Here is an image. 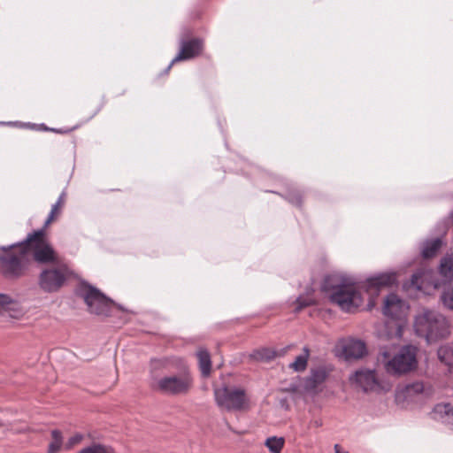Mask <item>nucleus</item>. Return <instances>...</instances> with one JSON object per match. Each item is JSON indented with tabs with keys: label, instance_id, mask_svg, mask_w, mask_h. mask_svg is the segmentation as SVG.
I'll return each instance as SVG.
<instances>
[{
	"label": "nucleus",
	"instance_id": "nucleus-1",
	"mask_svg": "<svg viewBox=\"0 0 453 453\" xmlns=\"http://www.w3.org/2000/svg\"><path fill=\"white\" fill-rule=\"evenodd\" d=\"M396 281L395 273H382L367 278L360 285L352 279L333 273L327 275L322 283L321 289L326 293L332 303L337 304L342 311L354 312L363 303L359 288L368 296V309L375 305V298L380 295L383 287H389Z\"/></svg>",
	"mask_w": 453,
	"mask_h": 453
},
{
	"label": "nucleus",
	"instance_id": "nucleus-2",
	"mask_svg": "<svg viewBox=\"0 0 453 453\" xmlns=\"http://www.w3.org/2000/svg\"><path fill=\"white\" fill-rule=\"evenodd\" d=\"M414 330L428 343L446 338L449 334V325L446 318L434 311H425L415 318Z\"/></svg>",
	"mask_w": 453,
	"mask_h": 453
},
{
	"label": "nucleus",
	"instance_id": "nucleus-3",
	"mask_svg": "<svg viewBox=\"0 0 453 453\" xmlns=\"http://www.w3.org/2000/svg\"><path fill=\"white\" fill-rule=\"evenodd\" d=\"M29 262L22 242L0 247V272L8 280H16L24 275Z\"/></svg>",
	"mask_w": 453,
	"mask_h": 453
},
{
	"label": "nucleus",
	"instance_id": "nucleus-4",
	"mask_svg": "<svg viewBox=\"0 0 453 453\" xmlns=\"http://www.w3.org/2000/svg\"><path fill=\"white\" fill-rule=\"evenodd\" d=\"M409 305L398 297L395 294L388 295L384 302L383 313L390 319L386 326L390 328L388 338L400 339L403 334V328L406 324Z\"/></svg>",
	"mask_w": 453,
	"mask_h": 453
},
{
	"label": "nucleus",
	"instance_id": "nucleus-5",
	"mask_svg": "<svg viewBox=\"0 0 453 453\" xmlns=\"http://www.w3.org/2000/svg\"><path fill=\"white\" fill-rule=\"evenodd\" d=\"M417 349L412 346H403L393 357L388 351L380 352V361L388 373L401 375L417 366Z\"/></svg>",
	"mask_w": 453,
	"mask_h": 453
},
{
	"label": "nucleus",
	"instance_id": "nucleus-6",
	"mask_svg": "<svg viewBox=\"0 0 453 453\" xmlns=\"http://www.w3.org/2000/svg\"><path fill=\"white\" fill-rule=\"evenodd\" d=\"M27 253L28 259L33 256L40 264L55 263L58 261L57 254L45 237L44 228L28 234L21 242Z\"/></svg>",
	"mask_w": 453,
	"mask_h": 453
},
{
	"label": "nucleus",
	"instance_id": "nucleus-7",
	"mask_svg": "<svg viewBox=\"0 0 453 453\" xmlns=\"http://www.w3.org/2000/svg\"><path fill=\"white\" fill-rule=\"evenodd\" d=\"M193 387V378L187 371L174 375L153 377L150 380V388L157 392L165 395H185Z\"/></svg>",
	"mask_w": 453,
	"mask_h": 453
},
{
	"label": "nucleus",
	"instance_id": "nucleus-8",
	"mask_svg": "<svg viewBox=\"0 0 453 453\" xmlns=\"http://www.w3.org/2000/svg\"><path fill=\"white\" fill-rule=\"evenodd\" d=\"M217 405L227 411H242L250 408L246 391L238 387L222 386L214 390Z\"/></svg>",
	"mask_w": 453,
	"mask_h": 453
},
{
	"label": "nucleus",
	"instance_id": "nucleus-9",
	"mask_svg": "<svg viewBox=\"0 0 453 453\" xmlns=\"http://www.w3.org/2000/svg\"><path fill=\"white\" fill-rule=\"evenodd\" d=\"M68 275L69 272L65 266L45 268L39 275L38 285L44 292H57L63 287Z\"/></svg>",
	"mask_w": 453,
	"mask_h": 453
},
{
	"label": "nucleus",
	"instance_id": "nucleus-10",
	"mask_svg": "<svg viewBox=\"0 0 453 453\" xmlns=\"http://www.w3.org/2000/svg\"><path fill=\"white\" fill-rule=\"evenodd\" d=\"M88 309L91 313L108 316L110 314L112 301L94 287L88 286L81 292Z\"/></svg>",
	"mask_w": 453,
	"mask_h": 453
},
{
	"label": "nucleus",
	"instance_id": "nucleus-11",
	"mask_svg": "<svg viewBox=\"0 0 453 453\" xmlns=\"http://www.w3.org/2000/svg\"><path fill=\"white\" fill-rule=\"evenodd\" d=\"M203 48V42L199 39H192L188 41H183L181 42L180 50L178 55L171 61L170 65L166 68L168 72L173 65L176 62L188 60L193 58L200 54Z\"/></svg>",
	"mask_w": 453,
	"mask_h": 453
},
{
	"label": "nucleus",
	"instance_id": "nucleus-12",
	"mask_svg": "<svg viewBox=\"0 0 453 453\" xmlns=\"http://www.w3.org/2000/svg\"><path fill=\"white\" fill-rule=\"evenodd\" d=\"M349 380L352 384L359 387L364 391L374 389L377 385V378L374 370L361 369L350 376Z\"/></svg>",
	"mask_w": 453,
	"mask_h": 453
},
{
	"label": "nucleus",
	"instance_id": "nucleus-13",
	"mask_svg": "<svg viewBox=\"0 0 453 453\" xmlns=\"http://www.w3.org/2000/svg\"><path fill=\"white\" fill-rule=\"evenodd\" d=\"M402 394L406 400H422L432 395V389L430 388H426L422 382L417 381L406 385Z\"/></svg>",
	"mask_w": 453,
	"mask_h": 453
},
{
	"label": "nucleus",
	"instance_id": "nucleus-14",
	"mask_svg": "<svg viewBox=\"0 0 453 453\" xmlns=\"http://www.w3.org/2000/svg\"><path fill=\"white\" fill-rule=\"evenodd\" d=\"M342 352L346 359L361 358L366 352L365 344L360 340L349 339L342 344Z\"/></svg>",
	"mask_w": 453,
	"mask_h": 453
},
{
	"label": "nucleus",
	"instance_id": "nucleus-15",
	"mask_svg": "<svg viewBox=\"0 0 453 453\" xmlns=\"http://www.w3.org/2000/svg\"><path fill=\"white\" fill-rule=\"evenodd\" d=\"M432 418L453 427V406L449 403H439L432 411Z\"/></svg>",
	"mask_w": 453,
	"mask_h": 453
},
{
	"label": "nucleus",
	"instance_id": "nucleus-16",
	"mask_svg": "<svg viewBox=\"0 0 453 453\" xmlns=\"http://www.w3.org/2000/svg\"><path fill=\"white\" fill-rule=\"evenodd\" d=\"M0 308L9 311L10 316L14 319H19L25 314L21 305L12 296L0 293Z\"/></svg>",
	"mask_w": 453,
	"mask_h": 453
},
{
	"label": "nucleus",
	"instance_id": "nucleus-17",
	"mask_svg": "<svg viewBox=\"0 0 453 453\" xmlns=\"http://www.w3.org/2000/svg\"><path fill=\"white\" fill-rule=\"evenodd\" d=\"M196 357L202 375L203 377H208L211 370L210 353L205 349H199L196 352Z\"/></svg>",
	"mask_w": 453,
	"mask_h": 453
},
{
	"label": "nucleus",
	"instance_id": "nucleus-18",
	"mask_svg": "<svg viewBox=\"0 0 453 453\" xmlns=\"http://www.w3.org/2000/svg\"><path fill=\"white\" fill-rule=\"evenodd\" d=\"M437 355L440 361L449 367V372H453V343L441 346Z\"/></svg>",
	"mask_w": 453,
	"mask_h": 453
},
{
	"label": "nucleus",
	"instance_id": "nucleus-19",
	"mask_svg": "<svg viewBox=\"0 0 453 453\" xmlns=\"http://www.w3.org/2000/svg\"><path fill=\"white\" fill-rule=\"evenodd\" d=\"M327 377V372L324 368L312 370L306 380V386L310 388H315L323 383Z\"/></svg>",
	"mask_w": 453,
	"mask_h": 453
},
{
	"label": "nucleus",
	"instance_id": "nucleus-20",
	"mask_svg": "<svg viewBox=\"0 0 453 453\" xmlns=\"http://www.w3.org/2000/svg\"><path fill=\"white\" fill-rule=\"evenodd\" d=\"M309 357L310 349L308 347H304L303 349V353L297 356L294 362L289 364V368L295 372H303L307 367Z\"/></svg>",
	"mask_w": 453,
	"mask_h": 453
},
{
	"label": "nucleus",
	"instance_id": "nucleus-21",
	"mask_svg": "<svg viewBox=\"0 0 453 453\" xmlns=\"http://www.w3.org/2000/svg\"><path fill=\"white\" fill-rule=\"evenodd\" d=\"M439 271L445 280H451L453 279V254L441 259Z\"/></svg>",
	"mask_w": 453,
	"mask_h": 453
},
{
	"label": "nucleus",
	"instance_id": "nucleus-22",
	"mask_svg": "<svg viewBox=\"0 0 453 453\" xmlns=\"http://www.w3.org/2000/svg\"><path fill=\"white\" fill-rule=\"evenodd\" d=\"M432 273L429 271H418L414 273L411 280V285L418 290L424 289L425 281L431 278Z\"/></svg>",
	"mask_w": 453,
	"mask_h": 453
},
{
	"label": "nucleus",
	"instance_id": "nucleus-23",
	"mask_svg": "<svg viewBox=\"0 0 453 453\" xmlns=\"http://www.w3.org/2000/svg\"><path fill=\"white\" fill-rule=\"evenodd\" d=\"M265 445L271 453H280L285 445V440L283 437L271 436L265 440Z\"/></svg>",
	"mask_w": 453,
	"mask_h": 453
},
{
	"label": "nucleus",
	"instance_id": "nucleus-24",
	"mask_svg": "<svg viewBox=\"0 0 453 453\" xmlns=\"http://www.w3.org/2000/svg\"><path fill=\"white\" fill-rule=\"evenodd\" d=\"M276 357V352L269 348L255 349L250 357L257 361H270Z\"/></svg>",
	"mask_w": 453,
	"mask_h": 453
},
{
	"label": "nucleus",
	"instance_id": "nucleus-25",
	"mask_svg": "<svg viewBox=\"0 0 453 453\" xmlns=\"http://www.w3.org/2000/svg\"><path fill=\"white\" fill-rule=\"evenodd\" d=\"M52 441L49 444L47 453H58L63 446V436L59 430L51 432Z\"/></svg>",
	"mask_w": 453,
	"mask_h": 453
},
{
	"label": "nucleus",
	"instance_id": "nucleus-26",
	"mask_svg": "<svg viewBox=\"0 0 453 453\" xmlns=\"http://www.w3.org/2000/svg\"><path fill=\"white\" fill-rule=\"evenodd\" d=\"M441 241L437 238L432 241L425 242L422 250V255L424 257H432L435 255L439 248L441 247Z\"/></svg>",
	"mask_w": 453,
	"mask_h": 453
},
{
	"label": "nucleus",
	"instance_id": "nucleus-27",
	"mask_svg": "<svg viewBox=\"0 0 453 453\" xmlns=\"http://www.w3.org/2000/svg\"><path fill=\"white\" fill-rule=\"evenodd\" d=\"M78 453H115L111 447L100 443H94L87 448L82 449Z\"/></svg>",
	"mask_w": 453,
	"mask_h": 453
},
{
	"label": "nucleus",
	"instance_id": "nucleus-28",
	"mask_svg": "<svg viewBox=\"0 0 453 453\" xmlns=\"http://www.w3.org/2000/svg\"><path fill=\"white\" fill-rule=\"evenodd\" d=\"M297 306L295 309L296 312H299L303 308L312 305L315 303V299L307 293L306 296H300L296 299Z\"/></svg>",
	"mask_w": 453,
	"mask_h": 453
},
{
	"label": "nucleus",
	"instance_id": "nucleus-29",
	"mask_svg": "<svg viewBox=\"0 0 453 453\" xmlns=\"http://www.w3.org/2000/svg\"><path fill=\"white\" fill-rule=\"evenodd\" d=\"M441 299L447 308L453 310V287L444 290Z\"/></svg>",
	"mask_w": 453,
	"mask_h": 453
},
{
	"label": "nucleus",
	"instance_id": "nucleus-30",
	"mask_svg": "<svg viewBox=\"0 0 453 453\" xmlns=\"http://www.w3.org/2000/svg\"><path fill=\"white\" fill-rule=\"evenodd\" d=\"M83 439V435L81 434H76L75 435L69 438L67 442L65 445V449L69 450L76 444H79Z\"/></svg>",
	"mask_w": 453,
	"mask_h": 453
},
{
	"label": "nucleus",
	"instance_id": "nucleus-31",
	"mask_svg": "<svg viewBox=\"0 0 453 453\" xmlns=\"http://www.w3.org/2000/svg\"><path fill=\"white\" fill-rule=\"evenodd\" d=\"M59 203H55L52 205L50 212L44 223V227H47L51 223V221L55 219L56 215L59 212Z\"/></svg>",
	"mask_w": 453,
	"mask_h": 453
},
{
	"label": "nucleus",
	"instance_id": "nucleus-32",
	"mask_svg": "<svg viewBox=\"0 0 453 453\" xmlns=\"http://www.w3.org/2000/svg\"><path fill=\"white\" fill-rule=\"evenodd\" d=\"M287 199L295 205H300L302 202L301 196L297 193L289 194Z\"/></svg>",
	"mask_w": 453,
	"mask_h": 453
},
{
	"label": "nucleus",
	"instance_id": "nucleus-33",
	"mask_svg": "<svg viewBox=\"0 0 453 453\" xmlns=\"http://www.w3.org/2000/svg\"><path fill=\"white\" fill-rule=\"evenodd\" d=\"M334 449V453H349V451L342 449V448L339 444H335Z\"/></svg>",
	"mask_w": 453,
	"mask_h": 453
},
{
	"label": "nucleus",
	"instance_id": "nucleus-34",
	"mask_svg": "<svg viewBox=\"0 0 453 453\" xmlns=\"http://www.w3.org/2000/svg\"><path fill=\"white\" fill-rule=\"evenodd\" d=\"M65 193L63 192V193L59 196V197H58V201L56 202V203H59V207H60V208H61L62 204H63V203H64V202H65Z\"/></svg>",
	"mask_w": 453,
	"mask_h": 453
},
{
	"label": "nucleus",
	"instance_id": "nucleus-35",
	"mask_svg": "<svg viewBox=\"0 0 453 453\" xmlns=\"http://www.w3.org/2000/svg\"><path fill=\"white\" fill-rule=\"evenodd\" d=\"M433 284H434V288H437V287H438V284H437V283H435V282H434V283H433Z\"/></svg>",
	"mask_w": 453,
	"mask_h": 453
},
{
	"label": "nucleus",
	"instance_id": "nucleus-36",
	"mask_svg": "<svg viewBox=\"0 0 453 453\" xmlns=\"http://www.w3.org/2000/svg\"><path fill=\"white\" fill-rule=\"evenodd\" d=\"M451 219H452V220H453V212L451 213Z\"/></svg>",
	"mask_w": 453,
	"mask_h": 453
}]
</instances>
